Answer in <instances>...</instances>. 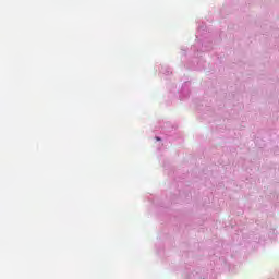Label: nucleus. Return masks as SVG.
<instances>
[{
    "label": "nucleus",
    "instance_id": "1",
    "mask_svg": "<svg viewBox=\"0 0 279 279\" xmlns=\"http://www.w3.org/2000/svg\"><path fill=\"white\" fill-rule=\"evenodd\" d=\"M157 141H160V137H157Z\"/></svg>",
    "mask_w": 279,
    "mask_h": 279
}]
</instances>
